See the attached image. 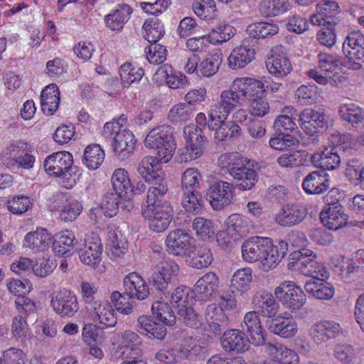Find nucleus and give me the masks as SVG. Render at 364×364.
<instances>
[{"label":"nucleus","instance_id":"obj_1","mask_svg":"<svg viewBox=\"0 0 364 364\" xmlns=\"http://www.w3.org/2000/svg\"><path fill=\"white\" fill-rule=\"evenodd\" d=\"M210 119L207 121L204 113L200 112L196 117V124H190L183 129L186 137V147L179 150L181 162H188L200 157L205 149L207 138L204 135L206 127L208 129H214L217 122Z\"/></svg>","mask_w":364,"mask_h":364},{"label":"nucleus","instance_id":"obj_2","mask_svg":"<svg viewBox=\"0 0 364 364\" xmlns=\"http://www.w3.org/2000/svg\"><path fill=\"white\" fill-rule=\"evenodd\" d=\"M218 163L225 173L231 176L235 188L249 191L259 181V174L253 167V162L246 157L232 158L223 154L219 157Z\"/></svg>","mask_w":364,"mask_h":364},{"label":"nucleus","instance_id":"obj_3","mask_svg":"<svg viewBox=\"0 0 364 364\" xmlns=\"http://www.w3.org/2000/svg\"><path fill=\"white\" fill-rule=\"evenodd\" d=\"M173 129L168 125H161L152 129L146 135L144 145L156 151V156H151L154 164L166 163L173 156L176 149L173 139Z\"/></svg>","mask_w":364,"mask_h":364},{"label":"nucleus","instance_id":"obj_4","mask_svg":"<svg viewBox=\"0 0 364 364\" xmlns=\"http://www.w3.org/2000/svg\"><path fill=\"white\" fill-rule=\"evenodd\" d=\"M294 262H289V268H295L301 274L312 277L311 280H323L328 278V272L322 263L316 261V255L311 250L301 248L289 255Z\"/></svg>","mask_w":364,"mask_h":364},{"label":"nucleus","instance_id":"obj_5","mask_svg":"<svg viewBox=\"0 0 364 364\" xmlns=\"http://www.w3.org/2000/svg\"><path fill=\"white\" fill-rule=\"evenodd\" d=\"M245 102V94L241 92L235 80L229 90H223L220 100L211 107L210 117L212 121H225L231 112L241 107Z\"/></svg>","mask_w":364,"mask_h":364},{"label":"nucleus","instance_id":"obj_6","mask_svg":"<svg viewBox=\"0 0 364 364\" xmlns=\"http://www.w3.org/2000/svg\"><path fill=\"white\" fill-rule=\"evenodd\" d=\"M274 294L282 304L291 313L300 310L306 302L304 291L291 281H285L275 288Z\"/></svg>","mask_w":364,"mask_h":364},{"label":"nucleus","instance_id":"obj_7","mask_svg":"<svg viewBox=\"0 0 364 364\" xmlns=\"http://www.w3.org/2000/svg\"><path fill=\"white\" fill-rule=\"evenodd\" d=\"M142 216L149 220V229L159 233L166 230L172 220L173 209L170 203L161 206L141 207Z\"/></svg>","mask_w":364,"mask_h":364},{"label":"nucleus","instance_id":"obj_8","mask_svg":"<svg viewBox=\"0 0 364 364\" xmlns=\"http://www.w3.org/2000/svg\"><path fill=\"white\" fill-rule=\"evenodd\" d=\"M73 156L68 151H59L46 157L44 168L48 174L60 177L70 182L72 173L77 169L73 166Z\"/></svg>","mask_w":364,"mask_h":364},{"label":"nucleus","instance_id":"obj_9","mask_svg":"<svg viewBox=\"0 0 364 364\" xmlns=\"http://www.w3.org/2000/svg\"><path fill=\"white\" fill-rule=\"evenodd\" d=\"M235 186L233 183L218 180L213 182L207 190L206 199L215 210H220L232 203Z\"/></svg>","mask_w":364,"mask_h":364},{"label":"nucleus","instance_id":"obj_10","mask_svg":"<svg viewBox=\"0 0 364 364\" xmlns=\"http://www.w3.org/2000/svg\"><path fill=\"white\" fill-rule=\"evenodd\" d=\"M165 243L168 252L176 256L191 257V253L195 250L194 238L182 229L169 232Z\"/></svg>","mask_w":364,"mask_h":364},{"label":"nucleus","instance_id":"obj_11","mask_svg":"<svg viewBox=\"0 0 364 364\" xmlns=\"http://www.w3.org/2000/svg\"><path fill=\"white\" fill-rule=\"evenodd\" d=\"M154 161L151 156L144 157L138 165L139 174L151 185L149 189H168L164 172Z\"/></svg>","mask_w":364,"mask_h":364},{"label":"nucleus","instance_id":"obj_12","mask_svg":"<svg viewBox=\"0 0 364 364\" xmlns=\"http://www.w3.org/2000/svg\"><path fill=\"white\" fill-rule=\"evenodd\" d=\"M80 261L87 265L95 267L101 261L102 245L100 237L92 233L87 235L83 244H80L76 248Z\"/></svg>","mask_w":364,"mask_h":364},{"label":"nucleus","instance_id":"obj_13","mask_svg":"<svg viewBox=\"0 0 364 364\" xmlns=\"http://www.w3.org/2000/svg\"><path fill=\"white\" fill-rule=\"evenodd\" d=\"M50 305L60 317H73L78 311L79 305L76 295L68 290H61L54 294Z\"/></svg>","mask_w":364,"mask_h":364},{"label":"nucleus","instance_id":"obj_14","mask_svg":"<svg viewBox=\"0 0 364 364\" xmlns=\"http://www.w3.org/2000/svg\"><path fill=\"white\" fill-rule=\"evenodd\" d=\"M179 270V267L174 261L168 259L161 262L156 272H154L149 279V284L156 291L164 294L168 293L167 289L172 276Z\"/></svg>","mask_w":364,"mask_h":364},{"label":"nucleus","instance_id":"obj_15","mask_svg":"<svg viewBox=\"0 0 364 364\" xmlns=\"http://www.w3.org/2000/svg\"><path fill=\"white\" fill-rule=\"evenodd\" d=\"M242 331H246L247 337L255 346H264L267 333L262 326L261 320L255 311L247 312L241 324Z\"/></svg>","mask_w":364,"mask_h":364},{"label":"nucleus","instance_id":"obj_16","mask_svg":"<svg viewBox=\"0 0 364 364\" xmlns=\"http://www.w3.org/2000/svg\"><path fill=\"white\" fill-rule=\"evenodd\" d=\"M269 73L277 78L286 77L292 70L291 63L282 46H277L271 50V55L266 60Z\"/></svg>","mask_w":364,"mask_h":364},{"label":"nucleus","instance_id":"obj_17","mask_svg":"<svg viewBox=\"0 0 364 364\" xmlns=\"http://www.w3.org/2000/svg\"><path fill=\"white\" fill-rule=\"evenodd\" d=\"M308 214L307 209L300 203L284 205L275 215V222L282 227H293L302 223Z\"/></svg>","mask_w":364,"mask_h":364},{"label":"nucleus","instance_id":"obj_18","mask_svg":"<svg viewBox=\"0 0 364 364\" xmlns=\"http://www.w3.org/2000/svg\"><path fill=\"white\" fill-rule=\"evenodd\" d=\"M256 46V40L245 38L242 44L229 55V66L235 70L245 67L255 59Z\"/></svg>","mask_w":364,"mask_h":364},{"label":"nucleus","instance_id":"obj_19","mask_svg":"<svg viewBox=\"0 0 364 364\" xmlns=\"http://www.w3.org/2000/svg\"><path fill=\"white\" fill-rule=\"evenodd\" d=\"M124 294L129 299L145 300L149 294V288L141 276L136 272L127 274L123 280Z\"/></svg>","mask_w":364,"mask_h":364},{"label":"nucleus","instance_id":"obj_20","mask_svg":"<svg viewBox=\"0 0 364 364\" xmlns=\"http://www.w3.org/2000/svg\"><path fill=\"white\" fill-rule=\"evenodd\" d=\"M220 343L223 350L228 353H241L249 349L251 342L242 331L231 329L224 332Z\"/></svg>","mask_w":364,"mask_h":364},{"label":"nucleus","instance_id":"obj_21","mask_svg":"<svg viewBox=\"0 0 364 364\" xmlns=\"http://www.w3.org/2000/svg\"><path fill=\"white\" fill-rule=\"evenodd\" d=\"M331 185L329 175L325 171H314L307 174L302 181V188L309 195L325 193Z\"/></svg>","mask_w":364,"mask_h":364},{"label":"nucleus","instance_id":"obj_22","mask_svg":"<svg viewBox=\"0 0 364 364\" xmlns=\"http://www.w3.org/2000/svg\"><path fill=\"white\" fill-rule=\"evenodd\" d=\"M320 218L325 227L337 230L345 226L348 220V215L342 205L325 206L320 213Z\"/></svg>","mask_w":364,"mask_h":364},{"label":"nucleus","instance_id":"obj_23","mask_svg":"<svg viewBox=\"0 0 364 364\" xmlns=\"http://www.w3.org/2000/svg\"><path fill=\"white\" fill-rule=\"evenodd\" d=\"M341 332L339 323L331 321H323L313 325L310 329V334L314 342L320 345L336 338Z\"/></svg>","mask_w":364,"mask_h":364},{"label":"nucleus","instance_id":"obj_24","mask_svg":"<svg viewBox=\"0 0 364 364\" xmlns=\"http://www.w3.org/2000/svg\"><path fill=\"white\" fill-rule=\"evenodd\" d=\"M220 306H217L215 304H210L207 306L205 311V317L207 322L218 321L221 322L225 318H228L224 310H232L237 306V301L235 295L229 293H223L220 296Z\"/></svg>","mask_w":364,"mask_h":364},{"label":"nucleus","instance_id":"obj_25","mask_svg":"<svg viewBox=\"0 0 364 364\" xmlns=\"http://www.w3.org/2000/svg\"><path fill=\"white\" fill-rule=\"evenodd\" d=\"M267 244H270V238L255 236L250 237L242 245L243 259L249 262L261 261Z\"/></svg>","mask_w":364,"mask_h":364},{"label":"nucleus","instance_id":"obj_26","mask_svg":"<svg viewBox=\"0 0 364 364\" xmlns=\"http://www.w3.org/2000/svg\"><path fill=\"white\" fill-rule=\"evenodd\" d=\"M112 146L114 155L119 159H127L134 149V136L130 131L122 129L112 138Z\"/></svg>","mask_w":364,"mask_h":364},{"label":"nucleus","instance_id":"obj_27","mask_svg":"<svg viewBox=\"0 0 364 364\" xmlns=\"http://www.w3.org/2000/svg\"><path fill=\"white\" fill-rule=\"evenodd\" d=\"M219 287V279L214 272H208L200 277L195 284L193 289L196 299L208 301Z\"/></svg>","mask_w":364,"mask_h":364},{"label":"nucleus","instance_id":"obj_28","mask_svg":"<svg viewBox=\"0 0 364 364\" xmlns=\"http://www.w3.org/2000/svg\"><path fill=\"white\" fill-rule=\"evenodd\" d=\"M252 302L259 314L271 319L276 318L278 313L279 304L273 295L266 291H257L253 296Z\"/></svg>","mask_w":364,"mask_h":364},{"label":"nucleus","instance_id":"obj_29","mask_svg":"<svg viewBox=\"0 0 364 364\" xmlns=\"http://www.w3.org/2000/svg\"><path fill=\"white\" fill-rule=\"evenodd\" d=\"M287 243L284 240H280L274 245L270 239V244H267V248H265L260 261L262 269L267 272L276 267L287 254Z\"/></svg>","mask_w":364,"mask_h":364},{"label":"nucleus","instance_id":"obj_30","mask_svg":"<svg viewBox=\"0 0 364 364\" xmlns=\"http://www.w3.org/2000/svg\"><path fill=\"white\" fill-rule=\"evenodd\" d=\"M342 50L347 59H363L364 35L359 31L349 33L343 43Z\"/></svg>","mask_w":364,"mask_h":364},{"label":"nucleus","instance_id":"obj_31","mask_svg":"<svg viewBox=\"0 0 364 364\" xmlns=\"http://www.w3.org/2000/svg\"><path fill=\"white\" fill-rule=\"evenodd\" d=\"M77 245V240L74 233L65 230L55 234L52 247L55 255L68 257L73 255L74 247Z\"/></svg>","mask_w":364,"mask_h":364},{"label":"nucleus","instance_id":"obj_32","mask_svg":"<svg viewBox=\"0 0 364 364\" xmlns=\"http://www.w3.org/2000/svg\"><path fill=\"white\" fill-rule=\"evenodd\" d=\"M264 349L275 364H297L299 362L296 353L281 343H267Z\"/></svg>","mask_w":364,"mask_h":364},{"label":"nucleus","instance_id":"obj_33","mask_svg":"<svg viewBox=\"0 0 364 364\" xmlns=\"http://www.w3.org/2000/svg\"><path fill=\"white\" fill-rule=\"evenodd\" d=\"M311 160L313 165L321 168V171L335 170L341 164V156L332 148L314 153L311 156Z\"/></svg>","mask_w":364,"mask_h":364},{"label":"nucleus","instance_id":"obj_34","mask_svg":"<svg viewBox=\"0 0 364 364\" xmlns=\"http://www.w3.org/2000/svg\"><path fill=\"white\" fill-rule=\"evenodd\" d=\"M268 329L273 333L283 338H291L298 331L296 322L289 317H277L267 322Z\"/></svg>","mask_w":364,"mask_h":364},{"label":"nucleus","instance_id":"obj_35","mask_svg":"<svg viewBox=\"0 0 364 364\" xmlns=\"http://www.w3.org/2000/svg\"><path fill=\"white\" fill-rule=\"evenodd\" d=\"M132 9L127 4L118 5L111 14L105 16L106 26L114 31H120L130 18Z\"/></svg>","mask_w":364,"mask_h":364},{"label":"nucleus","instance_id":"obj_36","mask_svg":"<svg viewBox=\"0 0 364 364\" xmlns=\"http://www.w3.org/2000/svg\"><path fill=\"white\" fill-rule=\"evenodd\" d=\"M249 36L247 38L256 40V46L258 40L271 38L279 32V26L277 23L259 21L250 24L246 30Z\"/></svg>","mask_w":364,"mask_h":364},{"label":"nucleus","instance_id":"obj_37","mask_svg":"<svg viewBox=\"0 0 364 364\" xmlns=\"http://www.w3.org/2000/svg\"><path fill=\"white\" fill-rule=\"evenodd\" d=\"M60 92L54 84L46 86L41 92V105L42 112L47 115H52L58 108Z\"/></svg>","mask_w":364,"mask_h":364},{"label":"nucleus","instance_id":"obj_38","mask_svg":"<svg viewBox=\"0 0 364 364\" xmlns=\"http://www.w3.org/2000/svg\"><path fill=\"white\" fill-rule=\"evenodd\" d=\"M338 113L343 122L353 127L357 128L364 124V109L356 104L346 103L340 105Z\"/></svg>","mask_w":364,"mask_h":364},{"label":"nucleus","instance_id":"obj_39","mask_svg":"<svg viewBox=\"0 0 364 364\" xmlns=\"http://www.w3.org/2000/svg\"><path fill=\"white\" fill-rule=\"evenodd\" d=\"M304 289L312 297L321 300H328L335 294L333 286L324 279L309 280L306 282Z\"/></svg>","mask_w":364,"mask_h":364},{"label":"nucleus","instance_id":"obj_40","mask_svg":"<svg viewBox=\"0 0 364 364\" xmlns=\"http://www.w3.org/2000/svg\"><path fill=\"white\" fill-rule=\"evenodd\" d=\"M252 280V269L250 268L240 269L236 271L230 280V289L232 295L235 294L242 295L247 292Z\"/></svg>","mask_w":364,"mask_h":364},{"label":"nucleus","instance_id":"obj_41","mask_svg":"<svg viewBox=\"0 0 364 364\" xmlns=\"http://www.w3.org/2000/svg\"><path fill=\"white\" fill-rule=\"evenodd\" d=\"M105 156V152L99 144H92L85 149L82 162L87 168L95 170L104 161Z\"/></svg>","mask_w":364,"mask_h":364},{"label":"nucleus","instance_id":"obj_42","mask_svg":"<svg viewBox=\"0 0 364 364\" xmlns=\"http://www.w3.org/2000/svg\"><path fill=\"white\" fill-rule=\"evenodd\" d=\"M345 176L352 184L364 188V164L360 159L352 158L348 161Z\"/></svg>","mask_w":364,"mask_h":364},{"label":"nucleus","instance_id":"obj_43","mask_svg":"<svg viewBox=\"0 0 364 364\" xmlns=\"http://www.w3.org/2000/svg\"><path fill=\"white\" fill-rule=\"evenodd\" d=\"M316 110L311 108L304 109L299 116V122L302 130L309 136L312 143L318 141V132L315 129Z\"/></svg>","mask_w":364,"mask_h":364},{"label":"nucleus","instance_id":"obj_44","mask_svg":"<svg viewBox=\"0 0 364 364\" xmlns=\"http://www.w3.org/2000/svg\"><path fill=\"white\" fill-rule=\"evenodd\" d=\"M223 61V54L220 50L208 53L198 66L200 74L204 77H211L218 71Z\"/></svg>","mask_w":364,"mask_h":364},{"label":"nucleus","instance_id":"obj_45","mask_svg":"<svg viewBox=\"0 0 364 364\" xmlns=\"http://www.w3.org/2000/svg\"><path fill=\"white\" fill-rule=\"evenodd\" d=\"M108 255L112 257H121L124 255L127 247L124 237L121 232L116 229H110L107 233Z\"/></svg>","mask_w":364,"mask_h":364},{"label":"nucleus","instance_id":"obj_46","mask_svg":"<svg viewBox=\"0 0 364 364\" xmlns=\"http://www.w3.org/2000/svg\"><path fill=\"white\" fill-rule=\"evenodd\" d=\"M194 289L188 287H181L176 288L171 294V303L173 307L178 311L179 308L190 307L194 300H197L195 296Z\"/></svg>","mask_w":364,"mask_h":364},{"label":"nucleus","instance_id":"obj_47","mask_svg":"<svg viewBox=\"0 0 364 364\" xmlns=\"http://www.w3.org/2000/svg\"><path fill=\"white\" fill-rule=\"evenodd\" d=\"M143 28L144 37L150 43H156L165 33L161 21L156 16L147 18L144 23Z\"/></svg>","mask_w":364,"mask_h":364},{"label":"nucleus","instance_id":"obj_48","mask_svg":"<svg viewBox=\"0 0 364 364\" xmlns=\"http://www.w3.org/2000/svg\"><path fill=\"white\" fill-rule=\"evenodd\" d=\"M24 241L26 247L39 251L48 247L50 237L47 230L41 228L26 234Z\"/></svg>","mask_w":364,"mask_h":364},{"label":"nucleus","instance_id":"obj_49","mask_svg":"<svg viewBox=\"0 0 364 364\" xmlns=\"http://www.w3.org/2000/svg\"><path fill=\"white\" fill-rule=\"evenodd\" d=\"M235 33V28L223 22L215 25L210 32L208 38L211 43L219 45L230 41Z\"/></svg>","mask_w":364,"mask_h":364},{"label":"nucleus","instance_id":"obj_50","mask_svg":"<svg viewBox=\"0 0 364 364\" xmlns=\"http://www.w3.org/2000/svg\"><path fill=\"white\" fill-rule=\"evenodd\" d=\"M289 6L288 0H262L259 6L260 14L265 17H272L284 14Z\"/></svg>","mask_w":364,"mask_h":364},{"label":"nucleus","instance_id":"obj_51","mask_svg":"<svg viewBox=\"0 0 364 364\" xmlns=\"http://www.w3.org/2000/svg\"><path fill=\"white\" fill-rule=\"evenodd\" d=\"M308 156L306 151L296 150L282 154L277 158V161L282 167L295 168L304 165Z\"/></svg>","mask_w":364,"mask_h":364},{"label":"nucleus","instance_id":"obj_52","mask_svg":"<svg viewBox=\"0 0 364 364\" xmlns=\"http://www.w3.org/2000/svg\"><path fill=\"white\" fill-rule=\"evenodd\" d=\"M330 141L335 151H342L347 155H352L355 151L356 143L349 134L336 133L331 134Z\"/></svg>","mask_w":364,"mask_h":364},{"label":"nucleus","instance_id":"obj_53","mask_svg":"<svg viewBox=\"0 0 364 364\" xmlns=\"http://www.w3.org/2000/svg\"><path fill=\"white\" fill-rule=\"evenodd\" d=\"M112 183L113 193L124 196L129 197V189L131 187V181L128 176V172L124 168L117 169L112 176Z\"/></svg>","mask_w":364,"mask_h":364},{"label":"nucleus","instance_id":"obj_54","mask_svg":"<svg viewBox=\"0 0 364 364\" xmlns=\"http://www.w3.org/2000/svg\"><path fill=\"white\" fill-rule=\"evenodd\" d=\"M151 311L155 318L166 326H172L176 323V316L168 303L160 301L152 303Z\"/></svg>","mask_w":364,"mask_h":364},{"label":"nucleus","instance_id":"obj_55","mask_svg":"<svg viewBox=\"0 0 364 364\" xmlns=\"http://www.w3.org/2000/svg\"><path fill=\"white\" fill-rule=\"evenodd\" d=\"M119 73L124 87L139 81L144 75V71L141 68H136L129 63L121 65Z\"/></svg>","mask_w":364,"mask_h":364},{"label":"nucleus","instance_id":"obj_56","mask_svg":"<svg viewBox=\"0 0 364 364\" xmlns=\"http://www.w3.org/2000/svg\"><path fill=\"white\" fill-rule=\"evenodd\" d=\"M190 266L196 269L208 267L211 264L213 257L211 250L205 247L195 246L193 252L191 253Z\"/></svg>","mask_w":364,"mask_h":364},{"label":"nucleus","instance_id":"obj_57","mask_svg":"<svg viewBox=\"0 0 364 364\" xmlns=\"http://www.w3.org/2000/svg\"><path fill=\"white\" fill-rule=\"evenodd\" d=\"M299 143L295 136L284 133L275 134L269 140L270 147L278 151L295 148Z\"/></svg>","mask_w":364,"mask_h":364},{"label":"nucleus","instance_id":"obj_58","mask_svg":"<svg viewBox=\"0 0 364 364\" xmlns=\"http://www.w3.org/2000/svg\"><path fill=\"white\" fill-rule=\"evenodd\" d=\"M236 85L240 87L241 92L245 94V100L248 97L257 96L264 91L263 83L250 77L237 78L235 80Z\"/></svg>","mask_w":364,"mask_h":364},{"label":"nucleus","instance_id":"obj_59","mask_svg":"<svg viewBox=\"0 0 364 364\" xmlns=\"http://www.w3.org/2000/svg\"><path fill=\"white\" fill-rule=\"evenodd\" d=\"M181 204L186 211L197 214L203 206V200L202 196L198 191H183Z\"/></svg>","mask_w":364,"mask_h":364},{"label":"nucleus","instance_id":"obj_60","mask_svg":"<svg viewBox=\"0 0 364 364\" xmlns=\"http://www.w3.org/2000/svg\"><path fill=\"white\" fill-rule=\"evenodd\" d=\"M338 23V19L332 18V21H328V26L318 31L316 38L318 43L327 48L333 47L336 42V33L335 26Z\"/></svg>","mask_w":364,"mask_h":364},{"label":"nucleus","instance_id":"obj_61","mask_svg":"<svg viewBox=\"0 0 364 364\" xmlns=\"http://www.w3.org/2000/svg\"><path fill=\"white\" fill-rule=\"evenodd\" d=\"M122 198L124 196L113 192L107 193L102 202L101 209L103 214L108 218L116 215Z\"/></svg>","mask_w":364,"mask_h":364},{"label":"nucleus","instance_id":"obj_62","mask_svg":"<svg viewBox=\"0 0 364 364\" xmlns=\"http://www.w3.org/2000/svg\"><path fill=\"white\" fill-rule=\"evenodd\" d=\"M334 357L342 364H353L356 359L355 349L348 343H339L334 347Z\"/></svg>","mask_w":364,"mask_h":364},{"label":"nucleus","instance_id":"obj_63","mask_svg":"<svg viewBox=\"0 0 364 364\" xmlns=\"http://www.w3.org/2000/svg\"><path fill=\"white\" fill-rule=\"evenodd\" d=\"M340 58L331 53H320L318 55V69L326 75H331L338 68Z\"/></svg>","mask_w":364,"mask_h":364},{"label":"nucleus","instance_id":"obj_64","mask_svg":"<svg viewBox=\"0 0 364 364\" xmlns=\"http://www.w3.org/2000/svg\"><path fill=\"white\" fill-rule=\"evenodd\" d=\"M193 107L185 103L173 106L168 112V117L173 122H186L193 116Z\"/></svg>","mask_w":364,"mask_h":364}]
</instances>
